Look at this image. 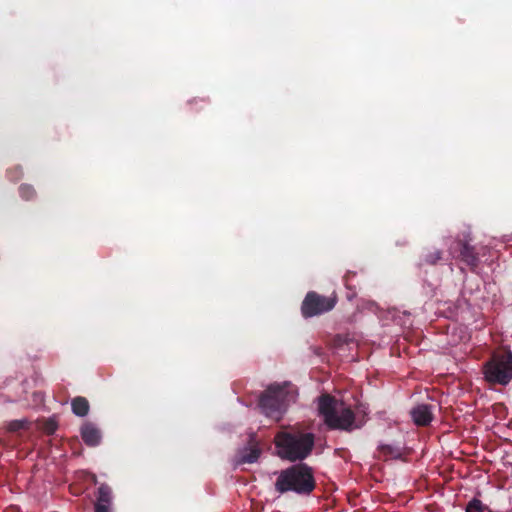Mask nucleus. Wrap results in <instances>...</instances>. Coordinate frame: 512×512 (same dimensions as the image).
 I'll use <instances>...</instances> for the list:
<instances>
[{"label": "nucleus", "mask_w": 512, "mask_h": 512, "mask_svg": "<svg viewBox=\"0 0 512 512\" xmlns=\"http://www.w3.org/2000/svg\"><path fill=\"white\" fill-rule=\"evenodd\" d=\"M275 446L280 458L291 462L302 461L312 453L315 435L298 428H291L276 434Z\"/></svg>", "instance_id": "obj_1"}, {"label": "nucleus", "mask_w": 512, "mask_h": 512, "mask_svg": "<svg viewBox=\"0 0 512 512\" xmlns=\"http://www.w3.org/2000/svg\"><path fill=\"white\" fill-rule=\"evenodd\" d=\"M274 487L280 494L309 495L316 487L313 470L304 463L292 465L278 473Z\"/></svg>", "instance_id": "obj_2"}, {"label": "nucleus", "mask_w": 512, "mask_h": 512, "mask_svg": "<svg viewBox=\"0 0 512 512\" xmlns=\"http://www.w3.org/2000/svg\"><path fill=\"white\" fill-rule=\"evenodd\" d=\"M318 411L329 429L350 432L361 427L355 423L354 411L344 403L338 404L329 394L319 397Z\"/></svg>", "instance_id": "obj_3"}, {"label": "nucleus", "mask_w": 512, "mask_h": 512, "mask_svg": "<svg viewBox=\"0 0 512 512\" xmlns=\"http://www.w3.org/2000/svg\"><path fill=\"white\" fill-rule=\"evenodd\" d=\"M293 399V386L290 383L272 384L261 394L258 405L263 414L279 421Z\"/></svg>", "instance_id": "obj_4"}, {"label": "nucleus", "mask_w": 512, "mask_h": 512, "mask_svg": "<svg viewBox=\"0 0 512 512\" xmlns=\"http://www.w3.org/2000/svg\"><path fill=\"white\" fill-rule=\"evenodd\" d=\"M484 379L491 385L506 386L512 381V352L494 351L483 365Z\"/></svg>", "instance_id": "obj_5"}, {"label": "nucleus", "mask_w": 512, "mask_h": 512, "mask_svg": "<svg viewBox=\"0 0 512 512\" xmlns=\"http://www.w3.org/2000/svg\"><path fill=\"white\" fill-rule=\"evenodd\" d=\"M337 303L338 295L335 291L328 295L308 291L301 303L300 310L304 318H313L332 311Z\"/></svg>", "instance_id": "obj_6"}, {"label": "nucleus", "mask_w": 512, "mask_h": 512, "mask_svg": "<svg viewBox=\"0 0 512 512\" xmlns=\"http://www.w3.org/2000/svg\"><path fill=\"white\" fill-rule=\"evenodd\" d=\"M435 329L438 333L446 336L445 344L449 346H456L470 337L468 329L463 322H447L441 326H436Z\"/></svg>", "instance_id": "obj_7"}, {"label": "nucleus", "mask_w": 512, "mask_h": 512, "mask_svg": "<svg viewBox=\"0 0 512 512\" xmlns=\"http://www.w3.org/2000/svg\"><path fill=\"white\" fill-rule=\"evenodd\" d=\"M449 253L456 259H460L470 268L474 269L479 264L478 253L475 248L463 240H455L449 246Z\"/></svg>", "instance_id": "obj_8"}, {"label": "nucleus", "mask_w": 512, "mask_h": 512, "mask_svg": "<svg viewBox=\"0 0 512 512\" xmlns=\"http://www.w3.org/2000/svg\"><path fill=\"white\" fill-rule=\"evenodd\" d=\"M261 453L262 449L259 442L255 436L250 435L247 444L237 451L236 464L241 465L255 463L259 459Z\"/></svg>", "instance_id": "obj_9"}, {"label": "nucleus", "mask_w": 512, "mask_h": 512, "mask_svg": "<svg viewBox=\"0 0 512 512\" xmlns=\"http://www.w3.org/2000/svg\"><path fill=\"white\" fill-rule=\"evenodd\" d=\"M410 413L417 426H427L433 419L432 407L428 404H419Z\"/></svg>", "instance_id": "obj_10"}, {"label": "nucleus", "mask_w": 512, "mask_h": 512, "mask_svg": "<svg viewBox=\"0 0 512 512\" xmlns=\"http://www.w3.org/2000/svg\"><path fill=\"white\" fill-rule=\"evenodd\" d=\"M81 437L84 443L91 447L99 445L101 441L100 431L92 423H85L81 427Z\"/></svg>", "instance_id": "obj_11"}, {"label": "nucleus", "mask_w": 512, "mask_h": 512, "mask_svg": "<svg viewBox=\"0 0 512 512\" xmlns=\"http://www.w3.org/2000/svg\"><path fill=\"white\" fill-rule=\"evenodd\" d=\"M72 411L79 417H84L89 412V402L85 397L78 396L71 401Z\"/></svg>", "instance_id": "obj_12"}, {"label": "nucleus", "mask_w": 512, "mask_h": 512, "mask_svg": "<svg viewBox=\"0 0 512 512\" xmlns=\"http://www.w3.org/2000/svg\"><path fill=\"white\" fill-rule=\"evenodd\" d=\"M378 451L380 456L384 460L388 459H400L402 457V450L398 446H393L389 444H382L378 447Z\"/></svg>", "instance_id": "obj_13"}, {"label": "nucleus", "mask_w": 512, "mask_h": 512, "mask_svg": "<svg viewBox=\"0 0 512 512\" xmlns=\"http://www.w3.org/2000/svg\"><path fill=\"white\" fill-rule=\"evenodd\" d=\"M96 503L111 504L112 489L107 484H101L97 491Z\"/></svg>", "instance_id": "obj_14"}, {"label": "nucleus", "mask_w": 512, "mask_h": 512, "mask_svg": "<svg viewBox=\"0 0 512 512\" xmlns=\"http://www.w3.org/2000/svg\"><path fill=\"white\" fill-rule=\"evenodd\" d=\"M19 195L23 200L29 201L36 197V190L30 184H21L19 187Z\"/></svg>", "instance_id": "obj_15"}, {"label": "nucleus", "mask_w": 512, "mask_h": 512, "mask_svg": "<svg viewBox=\"0 0 512 512\" xmlns=\"http://www.w3.org/2000/svg\"><path fill=\"white\" fill-rule=\"evenodd\" d=\"M486 509H488V507L485 506L481 500L473 498L468 502L465 512H484Z\"/></svg>", "instance_id": "obj_16"}, {"label": "nucleus", "mask_w": 512, "mask_h": 512, "mask_svg": "<svg viewBox=\"0 0 512 512\" xmlns=\"http://www.w3.org/2000/svg\"><path fill=\"white\" fill-rule=\"evenodd\" d=\"M442 258L441 250H434L433 252H429L425 255L424 261L427 264L434 265Z\"/></svg>", "instance_id": "obj_17"}, {"label": "nucleus", "mask_w": 512, "mask_h": 512, "mask_svg": "<svg viewBox=\"0 0 512 512\" xmlns=\"http://www.w3.org/2000/svg\"><path fill=\"white\" fill-rule=\"evenodd\" d=\"M23 175V171L20 167H16L13 169H9L7 171V176L11 181H18Z\"/></svg>", "instance_id": "obj_18"}, {"label": "nucleus", "mask_w": 512, "mask_h": 512, "mask_svg": "<svg viewBox=\"0 0 512 512\" xmlns=\"http://www.w3.org/2000/svg\"><path fill=\"white\" fill-rule=\"evenodd\" d=\"M27 426V421H24V420H14L12 422L9 423V430L11 432H17L21 429H24L25 427Z\"/></svg>", "instance_id": "obj_19"}, {"label": "nucleus", "mask_w": 512, "mask_h": 512, "mask_svg": "<svg viewBox=\"0 0 512 512\" xmlns=\"http://www.w3.org/2000/svg\"><path fill=\"white\" fill-rule=\"evenodd\" d=\"M111 504L95 503V512H110Z\"/></svg>", "instance_id": "obj_20"}, {"label": "nucleus", "mask_w": 512, "mask_h": 512, "mask_svg": "<svg viewBox=\"0 0 512 512\" xmlns=\"http://www.w3.org/2000/svg\"><path fill=\"white\" fill-rule=\"evenodd\" d=\"M352 276H355V273H354V272H351V271H348V272L344 275V277H343L344 283H345L346 287H347V288H349V289H352V288H353V286L350 284V278H351Z\"/></svg>", "instance_id": "obj_21"}]
</instances>
